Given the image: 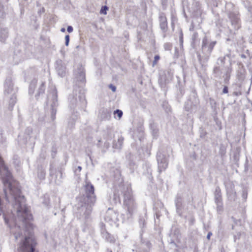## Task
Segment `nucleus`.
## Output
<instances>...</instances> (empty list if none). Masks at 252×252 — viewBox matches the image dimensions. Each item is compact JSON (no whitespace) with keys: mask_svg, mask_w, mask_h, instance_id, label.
Segmentation results:
<instances>
[{"mask_svg":"<svg viewBox=\"0 0 252 252\" xmlns=\"http://www.w3.org/2000/svg\"><path fill=\"white\" fill-rule=\"evenodd\" d=\"M73 29L72 26H69L67 27V31L68 32H72Z\"/></svg>","mask_w":252,"mask_h":252,"instance_id":"52","label":"nucleus"},{"mask_svg":"<svg viewBox=\"0 0 252 252\" xmlns=\"http://www.w3.org/2000/svg\"><path fill=\"white\" fill-rule=\"evenodd\" d=\"M191 44L192 46H194L198 40V34L196 32H194L191 37Z\"/></svg>","mask_w":252,"mask_h":252,"instance_id":"32","label":"nucleus"},{"mask_svg":"<svg viewBox=\"0 0 252 252\" xmlns=\"http://www.w3.org/2000/svg\"><path fill=\"white\" fill-rule=\"evenodd\" d=\"M106 251H107V252H112V250H111L109 248L107 249Z\"/></svg>","mask_w":252,"mask_h":252,"instance_id":"58","label":"nucleus"},{"mask_svg":"<svg viewBox=\"0 0 252 252\" xmlns=\"http://www.w3.org/2000/svg\"><path fill=\"white\" fill-rule=\"evenodd\" d=\"M100 227V233L102 238L107 242L114 244L116 241V239L113 235L107 231L105 225L103 223H101Z\"/></svg>","mask_w":252,"mask_h":252,"instance_id":"7","label":"nucleus"},{"mask_svg":"<svg viewBox=\"0 0 252 252\" xmlns=\"http://www.w3.org/2000/svg\"><path fill=\"white\" fill-rule=\"evenodd\" d=\"M101 143V140H98V143L97 144V146L98 147H100V144Z\"/></svg>","mask_w":252,"mask_h":252,"instance_id":"57","label":"nucleus"},{"mask_svg":"<svg viewBox=\"0 0 252 252\" xmlns=\"http://www.w3.org/2000/svg\"><path fill=\"white\" fill-rule=\"evenodd\" d=\"M229 18L231 20L232 25H234L235 28L239 29V22L240 21L239 15L238 13H236L235 12H230L229 14Z\"/></svg>","mask_w":252,"mask_h":252,"instance_id":"14","label":"nucleus"},{"mask_svg":"<svg viewBox=\"0 0 252 252\" xmlns=\"http://www.w3.org/2000/svg\"><path fill=\"white\" fill-rule=\"evenodd\" d=\"M4 93L5 94H9L13 91V83L11 78L8 77L6 78L4 84Z\"/></svg>","mask_w":252,"mask_h":252,"instance_id":"17","label":"nucleus"},{"mask_svg":"<svg viewBox=\"0 0 252 252\" xmlns=\"http://www.w3.org/2000/svg\"><path fill=\"white\" fill-rule=\"evenodd\" d=\"M234 94L235 95H238V93H237V92H234Z\"/></svg>","mask_w":252,"mask_h":252,"instance_id":"62","label":"nucleus"},{"mask_svg":"<svg viewBox=\"0 0 252 252\" xmlns=\"http://www.w3.org/2000/svg\"><path fill=\"white\" fill-rule=\"evenodd\" d=\"M214 196L215 203L222 201L221 190L220 188L218 186L216 188Z\"/></svg>","mask_w":252,"mask_h":252,"instance_id":"23","label":"nucleus"},{"mask_svg":"<svg viewBox=\"0 0 252 252\" xmlns=\"http://www.w3.org/2000/svg\"><path fill=\"white\" fill-rule=\"evenodd\" d=\"M118 174V178L120 184L115 186V189L114 191L113 200L115 203L120 202V194L123 196V206L126 211L127 218H131L133 214L136 211L137 205L132 194L131 189L128 186L123 184V179L120 178V172L116 170Z\"/></svg>","mask_w":252,"mask_h":252,"instance_id":"2","label":"nucleus"},{"mask_svg":"<svg viewBox=\"0 0 252 252\" xmlns=\"http://www.w3.org/2000/svg\"><path fill=\"white\" fill-rule=\"evenodd\" d=\"M82 170V167L80 166H78L74 171V174L76 176H79L80 175V172Z\"/></svg>","mask_w":252,"mask_h":252,"instance_id":"40","label":"nucleus"},{"mask_svg":"<svg viewBox=\"0 0 252 252\" xmlns=\"http://www.w3.org/2000/svg\"><path fill=\"white\" fill-rule=\"evenodd\" d=\"M199 105V100L194 97L193 100L189 99L185 103V109L187 111L195 113L197 111Z\"/></svg>","mask_w":252,"mask_h":252,"instance_id":"9","label":"nucleus"},{"mask_svg":"<svg viewBox=\"0 0 252 252\" xmlns=\"http://www.w3.org/2000/svg\"><path fill=\"white\" fill-rule=\"evenodd\" d=\"M228 93V87L227 86H224L223 90H222V93L223 94H227Z\"/></svg>","mask_w":252,"mask_h":252,"instance_id":"49","label":"nucleus"},{"mask_svg":"<svg viewBox=\"0 0 252 252\" xmlns=\"http://www.w3.org/2000/svg\"><path fill=\"white\" fill-rule=\"evenodd\" d=\"M69 101L71 109L78 108L86 111L87 102L84 90H80L78 94L76 91L72 95L69 96Z\"/></svg>","mask_w":252,"mask_h":252,"instance_id":"4","label":"nucleus"},{"mask_svg":"<svg viewBox=\"0 0 252 252\" xmlns=\"http://www.w3.org/2000/svg\"><path fill=\"white\" fill-rule=\"evenodd\" d=\"M151 128L153 129V132L155 134H157L158 133V129L155 127V126L154 125H151Z\"/></svg>","mask_w":252,"mask_h":252,"instance_id":"46","label":"nucleus"},{"mask_svg":"<svg viewBox=\"0 0 252 252\" xmlns=\"http://www.w3.org/2000/svg\"><path fill=\"white\" fill-rule=\"evenodd\" d=\"M226 57L229 59L230 58V55L229 54H226L223 57H220L218 58L217 60V64L220 66H223L225 63L226 58Z\"/></svg>","mask_w":252,"mask_h":252,"instance_id":"26","label":"nucleus"},{"mask_svg":"<svg viewBox=\"0 0 252 252\" xmlns=\"http://www.w3.org/2000/svg\"><path fill=\"white\" fill-rule=\"evenodd\" d=\"M45 88V82L44 81H42L40 84L39 85L37 90L36 93L35 95V97L36 99L38 100V99H39L40 96L43 95L44 94Z\"/></svg>","mask_w":252,"mask_h":252,"instance_id":"19","label":"nucleus"},{"mask_svg":"<svg viewBox=\"0 0 252 252\" xmlns=\"http://www.w3.org/2000/svg\"><path fill=\"white\" fill-rule=\"evenodd\" d=\"M206 134V133L204 131L203 129H201L200 132V137H204Z\"/></svg>","mask_w":252,"mask_h":252,"instance_id":"54","label":"nucleus"},{"mask_svg":"<svg viewBox=\"0 0 252 252\" xmlns=\"http://www.w3.org/2000/svg\"><path fill=\"white\" fill-rule=\"evenodd\" d=\"M216 44V41H211L208 39L207 36H205L202 41L201 54L198 55L199 60H203L207 62Z\"/></svg>","mask_w":252,"mask_h":252,"instance_id":"5","label":"nucleus"},{"mask_svg":"<svg viewBox=\"0 0 252 252\" xmlns=\"http://www.w3.org/2000/svg\"><path fill=\"white\" fill-rule=\"evenodd\" d=\"M146 245L148 248H150L151 247V244L149 241L147 242Z\"/></svg>","mask_w":252,"mask_h":252,"instance_id":"56","label":"nucleus"},{"mask_svg":"<svg viewBox=\"0 0 252 252\" xmlns=\"http://www.w3.org/2000/svg\"><path fill=\"white\" fill-rule=\"evenodd\" d=\"M114 115H117L119 119H120L122 117L123 112L119 109H117L116 110L114 111Z\"/></svg>","mask_w":252,"mask_h":252,"instance_id":"38","label":"nucleus"},{"mask_svg":"<svg viewBox=\"0 0 252 252\" xmlns=\"http://www.w3.org/2000/svg\"><path fill=\"white\" fill-rule=\"evenodd\" d=\"M246 70L245 69H242L240 70H239L237 72V78L239 81H243L246 77Z\"/></svg>","mask_w":252,"mask_h":252,"instance_id":"27","label":"nucleus"},{"mask_svg":"<svg viewBox=\"0 0 252 252\" xmlns=\"http://www.w3.org/2000/svg\"><path fill=\"white\" fill-rule=\"evenodd\" d=\"M37 83V79L34 78L31 82L29 87V94L30 95H33L34 93L35 88Z\"/></svg>","mask_w":252,"mask_h":252,"instance_id":"24","label":"nucleus"},{"mask_svg":"<svg viewBox=\"0 0 252 252\" xmlns=\"http://www.w3.org/2000/svg\"><path fill=\"white\" fill-rule=\"evenodd\" d=\"M4 220H5V222L6 223H7V220H6V219L5 218H4Z\"/></svg>","mask_w":252,"mask_h":252,"instance_id":"63","label":"nucleus"},{"mask_svg":"<svg viewBox=\"0 0 252 252\" xmlns=\"http://www.w3.org/2000/svg\"><path fill=\"white\" fill-rule=\"evenodd\" d=\"M69 37H69V35H66L65 36V44L66 46H67L68 45L69 42Z\"/></svg>","mask_w":252,"mask_h":252,"instance_id":"45","label":"nucleus"},{"mask_svg":"<svg viewBox=\"0 0 252 252\" xmlns=\"http://www.w3.org/2000/svg\"><path fill=\"white\" fill-rule=\"evenodd\" d=\"M124 142V138L122 136L120 137L117 142L113 144V148L117 149H121L122 147Z\"/></svg>","mask_w":252,"mask_h":252,"instance_id":"28","label":"nucleus"},{"mask_svg":"<svg viewBox=\"0 0 252 252\" xmlns=\"http://www.w3.org/2000/svg\"><path fill=\"white\" fill-rule=\"evenodd\" d=\"M159 59H160V57L159 55H156L155 56L154 60L153 62V65H152V66L153 67L157 64V63Z\"/></svg>","mask_w":252,"mask_h":252,"instance_id":"39","label":"nucleus"},{"mask_svg":"<svg viewBox=\"0 0 252 252\" xmlns=\"http://www.w3.org/2000/svg\"><path fill=\"white\" fill-rule=\"evenodd\" d=\"M195 26L193 22H191V25L189 28V31H193L194 29Z\"/></svg>","mask_w":252,"mask_h":252,"instance_id":"53","label":"nucleus"},{"mask_svg":"<svg viewBox=\"0 0 252 252\" xmlns=\"http://www.w3.org/2000/svg\"><path fill=\"white\" fill-rule=\"evenodd\" d=\"M159 21L160 28L162 31L165 33L168 30L167 21L165 14L160 13L159 15Z\"/></svg>","mask_w":252,"mask_h":252,"instance_id":"13","label":"nucleus"},{"mask_svg":"<svg viewBox=\"0 0 252 252\" xmlns=\"http://www.w3.org/2000/svg\"><path fill=\"white\" fill-rule=\"evenodd\" d=\"M217 204V209L218 212L220 213H221L223 211V204L222 201L216 202Z\"/></svg>","mask_w":252,"mask_h":252,"instance_id":"33","label":"nucleus"},{"mask_svg":"<svg viewBox=\"0 0 252 252\" xmlns=\"http://www.w3.org/2000/svg\"><path fill=\"white\" fill-rule=\"evenodd\" d=\"M212 233L211 232H209L207 236V238L208 240H210L211 236H212Z\"/></svg>","mask_w":252,"mask_h":252,"instance_id":"55","label":"nucleus"},{"mask_svg":"<svg viewBox=\"0 0 252 252\" xmlns=\"http://www.w3.org/2000/svg\"><path fill=\"white\" fill-rule=\"evenodd\" d=\"M248 196V191L246 189H243L242 191V197L244 200H246Z\"/></svg>","mask_w":252,"mask_h":252,"instance_id":"41","label":"nucleus"},{"mask_svg":"<svg viewBox=\"0 0 252 252\" xmlns=\"http://www.w3.org/2000/svg\"><path fill=\"white\" fill-rule=\"evenodd\" d=\"M0 175L4 186V192L6 199L9 201L7 191L15 201L14 208L16 209L17 218L15 228L20 230L21 225L29 231V235L26 236L25 240L21 244L20 250L22 252H34V247L36 244L35 238L32 234L33 225L30 222L32 216L29 208L25 204V198L21 194V190L19 184L13 180L11 172L8 169H0Z\"/></svg>","mask_w":252,"mask_h":252,"instance_id":"1","label":"nucleus"},{"mask_svg":"<svg viewBox=\"0 0 252 252\" xmlns=\"http://www.w3.org/2000/svg\"><path fill=\"white\" fill-rule=\"evenodd\" d=\"M8 36V30L6 28L0 29V41L2 43H5L6 38Z\"/></svg>","mask_w":252,"mask_h":252,"instance_id":"21","label":"nucleus"},{"mask_svg":"<svg viewBox=\"0 0 252 252\" xmlns=\"http://www.w3.org/2000/svg\"><path fill=\"white\" fill-rule=\"evenodd\" d=\"M27 130H28L30 132H32V128H28Z\"/></svg>","mask_w":252,"mask_h":252,"instance_id":"61","label":"nucleus"},{"mask_svg":"<svg viewBox=\"0 0 252 252\" xmlns=\"http://www.w3.org/2000/svg\"><path fill=\"white\" fill-rule=\"evenodd\" d=\"M38 176L40 179H44L45 176V171L43 169H38Z\"/></svg>","mask_w":252,"mask_h":252,"instance_id":"34","label":"nucleus"},{"mask_svg":"<svg viewBox=\"0 0 252 252\" xmlns=\"http://www.w3.org/2000/svg\"><path fill=\"white\" fill-rule=\"evenodd\" d=\"M234 187V185L232 183H228L226 185L227 197L230 201H235L237 198V193Z\"/></svg>","mask_w":252,"mask_h":252,"instance_id":"11","label":"nucleus"},{"mask_svg":"<svg viewBox=\"0 0 252 252\" xmlns=\"http://www.w3.org/2000/svg\"><path fill=\"white\" fill-rule=\"evenodd\" d=\"M110 143L108 141H106L103 145V146L101 147L102 151L103 152H106V151L109 148Z\"/></svg>","mask_w":252,"mask_h":252,"instance_id":"36","label":"nucleus"},{"mask_svg":"<svg viewBox=\"0 0 252 252\" xmlns=\"http://www.w3.org/2000/svg\"><path fill=\"white\" fill-rule=\"evenodd\" d=\"M50 94L51 95L52 100V103L51 104L52 109L51 111V118L52 120H54L55 119V116L57 112L56 109L55 107H57L58 105L57 90L55 87H53V88L52 89Z\"/></svg>","mask_w":252,"mask_h":252,"instance_id":"8","label":"nucleus"},{"mask_svg":"<svg viewBox=\"0 0 252 252\" xmlns=\"http://www.w3.org/2000/svg\"><path fill=\"white\" fill-rule=\"evenodd\" d=\"M236 238H237V237H236V236H234V240H235V241H236Z\"/></svg>","mask_w":252,"mask_h":252,"instance_id":"64","label":"nucleus"},{"mask_svg":"<svg viewBox=\"0 0 252 252\" xmlns=\"http://www.w3.org/2000/svg\"><path fill=\"white\" fill-rule=\"evenodd\" d=\"M50 174L51 176H53L54 174H57L56 176H57L58 174L60 176V178L61 179L62 178V175H63V172L61 170H59L57 171L56 169H54L52 165H50Z\"/></svg>","mask_w":252,"mask_h":252,"instance_id":"30","label":"nucleus"},{"mask_svg":"<svg viewBox=\"0 0 252 252\" xmlns=\"http://www.w3.org/2000/svg\"><path fill=\"white\" fill-rule=\"evenodd\" d=\"M194 11L197 16H200L202 13L201 4L199 1H195L193 3Z\"/></svg>","mask_w":252,"mask_h":252,"instance_id":"25","label":"nucleus"},{"mask_svg":"<svg viewBox=\"0 0 252 252\" xmlns=\"http://www.w3.org/2000/svg\"><path fill=\"white\" fill-rule=\"evenodd\" d=\"M14 235L15 239L17 240L20 237L21 234L19 232H18V233H16V232L14 233Z\"/></svg>","mask_w":252,"mask_h":252,"instance_id":"50","label":"nucleus"},{"mask_svg":"<svg viewBox=\"0 0 252 252\" xmlns=\"http://www.w3.org/2000/svg\"><path fill=\"white\" fill-rule=\"evenodd\" d=\"M61 31L62 32H64L65 31V29L64 28H63L61 29Z\"/></svg>","mask_w":252,"mask_h":252,"instance_id":"60","label":"nucleus"},{"mask_svg":"<svg viewBox=\"0 0 252 252\" xmlns=\"http://www.w3.org/2000/svg\"><path fill=\"white\" fill-rule=\"evenodd\" d=\"M174 69L168 67L161 72L158 79V83L161 88H165L167 84L170 83L173 78Z\"/></svg>","mask_w":252,"mask_h":252,"instance_id":"6","label":"nucleus"},{"mask_svg":"<svg viewBox=\"0 0 252 252\" xmlns=\"http://www.w3.org/2000/svg\"><path fill=\"white\" fill-rule=\"evenodd\" d=\"M232 71V68L231 64H230L228 66L225 67L223 78H224V81L225 83H227L229 82Z\"/></svg>","mask_w":252,"mask_h":252,"instance_id":"18","label":"nucleus"},{"mask_svg":"<svg viewBox=\"0 0 252 252\" xmlns=\"http://www.w3.org/2000/svg\"><path fill=\"white\" fill-rule=\"evenodd\" d=\"M108 7L106 6H104L101 7V9L100 10V13L101 14H106L107 12L106 11L108 10Z\"/></svg>","mask_w":252,"mask_h":252,"instance_id":"42","label":"nucleus"},{"mask_svg":"<svg viewBox=\"0 0 252 252\" xmlns=\"http://www.w3.org/2000/svg\"><path fill=\"white\" fill-rule=\"evenodd\" d=\"M76 77L78 81L85 83L86 81L85 69L81 65H79L76 71Z\"/></svg>","mask_w":252,"mask_h":252,"instance_id":"15","label":"nucleus"},{"mask_svg":"<svg viewBox=\"0 0 252 252\" xmlns=\"http://www.w3.org/2000/svg\"><path fill=\"white\" fill-rule=\"evenodd\" d=\"M180 41L181 42H183V32L182 31H180Z\"/></svg>","mask_w":252,"mask_h":252,"instance_id":"51","label":"nucleus"},{"mask_svg":"<svg viewBox=\"0 0 252 252\" xmlns=\"http://www.w3.org/2000/svg\"><path fill=\"white\" fill-rule=\"evenodd\" d=\"M213 74L216 78H220L221 77V71L220 66H216L213 70Z\"/></svg>","mask_w":252,"mask_h":252,"instance_id":"29","label":"nucleus"},{"mask_svg":"<svg viewBox=\"0 0 252 252\" xmlns=\"http://www.w3.org/2000/svg\"><path fill=\"white\" fill-rule=\"evenodd\" d=\"M146 218L145 216H140L139 218V224L140 225V227L143 229L146 227Z\"/></svg>","mask_w":252,"mask_h":252,"instance_id":"31","label":"nucleus"},{"mask_svg":"<svg viewBox=\"0 0 252 252\" xmlns=\"http://www.w3.org/2000/svg\"><path fill=\"white\" fill-rule=\"evenodd\" d=\"M241 57H242V58H246V56L245 55H244V54H242V55H241Z\"/></svg>","mask_w":252,"mask_h":252,"instance_id":"59","label":"nucleus"},{"mask_svg":"<svg viewBox=\"0 0 252 252\" xmlns=\"http://www.w3.org/2000/svg\"><path fill=\"white\" fill-rule=\"evenodd\" d=\"M176 20L174 19L173 17L172 18V21H171V26L172 28V30H174V27H175V21Z\"/></svg>","mask_w":252,"mask_h":252,"instance_id":"48","label":"nucleus"},{"mask_svg":"<svg viewBox=\"0 0 252 252\" xmlns=\"http://www.w3.org/2000/svg\"><path fill=\"white\" fill-rule=\"evenodd\" d=\"M105 220L109 222H116L118 220V214L111 210H109L105 216Z\"/></svg>","mask_w":252,"mask_h":252,"instance_id":"12","label":"nucleus"},{"mask_svg":"<svg viewBox=\"0 0 252 252\" xmlns=\"http://www.w3.org/2000/svg\"><path fill=\"white\" fill-rule=\"evenodd\" d=\"M15 102H16V101H15V100L14 99H11L10 102V104H9V105H10L9 109L12 110V107L14 105Z\"/></svg>","mask_w":252,"mask_h":252,"instance_id":"44","label":"nucleus"},{"mask_svg":"<svg viewBox=\"0 0 252 252\" xmlns=\"http://www.w3.org/2000/svg\"><path fill=\"white\" fill-rule=\"evenodd\" d=\"M161 4L163 9H165L167 6L168 0H161Z\"/></svg>","mask_w":252,"mask_h":252,"instance_id":"43","label":"nucleus"},{"mask_svg":"<svg viewBox=\"0 0 252 252\" xmlns=\"http://www.w3.org/2000/svg\"><path fill=\"white\" fill-rule=\"evenodd\" d=\"M226 153V147L221 145L220 149V154L221 156H224Z\"/></svg>","mask_w":252,"mask_h":252,"instance_id":"35","label":"nucleus"},{"mask_svg":"<svg viewBox=\"0 0 252 252\" xmlns=\"http://www.w3.org/2000/svg\"><path fill=\"white\" fill-rule=\"evenodd\" d=\"M56 69L58 74L61 77L64 76L65 74L66 67L63 64L62 61H57L56 62Z\"/></svg>","mask_w":252,"mask_h":252,"instance_id":"16","label":"nucleus"},{"mask_svg":"<svg viewBox=\"0 0 252 252\" xmlns=\"http://www.w3.org/2000/svg\"><path fill=\"white\" fill-rule=\"evenodd\" d=\"M157 158L158 163V171L161 172L162 171L165 170L167 167V160L165 158V155L160 152L157 153Z\"/></svg>","mask_w":252,"mask_h":252,"instance_id":"10","label":"nucleus"},{"mask_svg":"<svg viewBox=\"0 0 252 252\" xmlns=\"http://www.w3.org/2000/svg\"><path fill=\"white\" fill-rule=\"evenodd\" d=\"M182 201L183 200L182 197L179 196H177L175 200V203L177 212L180 216L182 215L183 212V207L182 204Z\"/></svg>","mask_w":252,"mask_h":252,"instance_id":"20","label":"nucleus"},{"mask_svg":"<svg viewBox=\"0 0 252 252\" xmlns=\"http://www.w3.org/2000/svg\"><path fill=\"white\" fill-rule=\"evenodd\" d=\"M109 87L113 92H115L116 90V87L112 84L109 85Z\"/></svg>","mask_w":252,"mask_h":252,"instance_id":"47","label":"nucleus"},{"mask_svg":"<svg viewBox=\"0 0 252 252\" xmlns=\"http://www.w3.org/2000/svg\"><path fill=\"white\" fill-rule=\"evenodd\" d=\"M172 48V45L170 43H166L164 44V48L166 51L171 50Z\"/></svg>","mask_w":252,"mask_h":252,"instance_id":"37","label":"nucleus"},{"mask_svg":"<svg viewBox=\"0 0 252 252\" xmlns=\"http://www.w3.org/2000/svg\"><path fill=\"white\" fill-rule=\"evenodd\" d=\"M85 193L80 198L77 214L87 221L90 218L93 206L96 201L94 188L90 182L86 181L84 186Z\"/></svg>","mask_w":252,"mask_h":252,"instance_id":"3","label":"nucleus"},{"mask_svg":"<svg viewBox=\"0 0 252 252\" xmlns=\"http://www.w3.org/2000/svg\"><path fill=\"white\" fill-rule=\"evenodd\" d=\"M101 118L104 120H108L111 118V111L107 109H102L100 112Z\"/></svg>","mask_w":252,"mask_h":252,"instance_id":"22","label":"nucleus"}]
</instances>
